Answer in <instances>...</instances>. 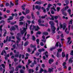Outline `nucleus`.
Here are the masks:
<instances>
[{"mask_svg":"<svg viewBox=\"0 0 73 73\" xmlns=\"http://www.w3.org/2000/svg\"><path fill=\"white\" fill-rule=\"evenodd\" d=\"M36 26L34 25H31L29 29L31 31V34H33V31H34H34H38V29H40V28H39V27H38V26H36Z\"/></svg>","mask_w":73,"mask_h":73,"instance_id":"nucleus-1","label":"nucleus"},{"mask_svg":"<svg viewBox=\"0 0 73 73\" xmlns=\"http://www.w3.org/2000/svg\"><path fill=\"white\" fill-rule=\"evenodd\" d=\"M66 24H65V23H63V29H65V28H66L65 32L67 34H68L69 33V31H70V25H69L68 26V29L67 28H66Z\"/></svg>","mask_w":73,"mask_h":73,"instance_id":"nucleus-2","label":"nucleus"},{"mask_svg":"<svg viewBox=\"0 0 73 73\" xmlns=\"http://www.w3.org/2000/svg\"><path fill=\"white\" fill-rule=\"evenodd\" d=\"M49 23L51 26V30L52 31V33H56V31H55V30H56V28L54 26V23L52 21H50L49 22Z\"/></svg>","mask_w":73,"mask_h":73,"instance_id":"nucleus-3","label":"nucleus"},{"mask_svg":"<svg viewBox=\"0 0 73 73\" xmlns=\"http://www.w3.org/2000/svg\"><path fill=\"white\" fill-rule=\"evenodd\" d=\"M21 34L20 33H18L17 34V35L16 36L17 38V41L16 43H19L20 41L21 40V39L19 38V36H21Z\"/></svg>","mask_w":73,"mask_h":73,"instance_id":"nucleus-4","label":"nucleus"},{"mask_svg":"<svg viewBox=\"0 0 73 73\" xmlns=\"http://www.w3.org/2000/svg\"><path fill=\"white\" fill-rule=\"evenodd\" d=\"M26 28H23V31H21V34L22 35H23V33H24V32H26V31H27V26H28V23H26Z\"/></svg>","mask_w":73,"mask_h":73,"instance_id":"nucleus-5","label":"nucleus"},{"mask_svg":"<svg viewBox=\"0 0 73 73\" xmlns=\"http://www.w3.org/2000/svg\"><path fill=\"white\" fill-rule=\"evenodd\" d=\"M4 22L5 21L4 20L1 21L0 22V24H4ZM3 27V25H1L0 26V31H1V32H2V31H3V29H2Z\"/></svg>","mask_w":73,"mask_h":73,"instance_id":"nucleus-6","label":"nucleus"},{"mask_svg":"<svg viewBox=\"0 0 73 73\" xmlns=\"http://www.w3.org/2000/svg\"><path fill=\"white\" fill-rule=\"evenodd\" d=\"M58 52L57 53L56 56L57 57H60V54L58 53L59 52H61L62 51V49L61 48H60L58 49Z\"/></svg>","mask_w":73,"mask_h":73,"instance_id":"nucleus-7","label":"nucleus"},{"mask_svg":"<svg viewBox=\"0 0 73 73\" xmlns=\"http://www.w3.org/2000/svg\"><path fill=\"white\" fill-rule=\"evenodd\" d=\"M68 8H69V7L66 6V7H65V8H63L61 10V11L62 12H64V11H66V10H67V9H68Z\"/></svg>","mask_w":73,"mask_h":73,"instance_id":"nucleus-8","label":"nucleus"},{"mask_svg":"<svg viewBox=\"0 0 73 73\" xmlns=\"http://www.w3.org/2000/svg\"><path fill=\"white\" fill-rule=\"evenodd\" d=\"M58 44L60 48H61V43H60V42H57L56 43L55 45L56 46H58Z\"/></svg>","mask_w":73,"mask_h":73,"instance_id":"nucleus-9","label":"nucleus"},{"mask_svg":"<svg viewBox=\"0 0 73 73\" xmlns=\"http://www.w3.org/2000/svg\"><path fill=\"white\" fill-rule=\"evenodd\" d=\"M37 64V63L36 62V60H34V63H32V65L31 66V67H33L34 66V64L36 65Z\"/></svg>","mask_w":73,"mask_h":73,"instance_id":"nucleus-10","label":"nucleus"},{"mask_svg":"<svg viewBox=\"0 0 73 73\" xmlns=\"http://www.w3.org/2000/svg\"><path fill=\"white\" fill-rule=\"evenodd\" d=\"M32 62L31 61H30V60L29 59L28 60V62L27 65H26V68H28V65L30 64V63H31Z\"/></svg>","mask_w":73,"mask_h":73,"instance_id":"nucleus-11","label":"nucleus"},{"mask_svg":"<svg viewBox=\"0 0 73 73\" xmlns=\"http://www.w3.org/2000/svg\"><path fill=\"white\" fill-rule=\"evenodd\" d=\"M50 6H52V5L50 4H49L48 5V7L47 8V11H48L49 10V8H50Z\"/></svg>","mask_w":73,"mask_h":73,"instance_id":"nucleus-12","label":"nucleus"},{"mask_svg":"<svg viewBox=\"0 0 73 73\" xmlns=\"http://www.w3.org/2000/svg\"><path fill=\"white\" fill-rule=\"evenodd\" d=\"M22 66H21L19 65L18 67H17L15 69L16 71H18L19 68H21Z\"/></svg>","mask_w":73,"mask_h":73,"instance_id":"nucleus-13","label":"nucleus"},{"mask_svg":"<svg viewBox=\"0 0 73 73\" xmlns=\"http://www.w3.org/2000/svg\"><path fill=\"white\" fill-rule=\"evenodd\" d=\"M72 59H73V57H72V58H70V60H69V64H71L73 62V61L72 60Z\"/></svg>","mask_w":73,"mask_h":73,"instance_id":"nucleus-14","label":"nucleus"},{"mask_svg":"<svg viewBox=\"0 0 73 73\" xmlns=\"http://www.w3.org/2000/svg\"><path fill=\"white\" fill-rule=\"evenodd\" d=\"M54 61V60L52 59H50L49 60V64H52V62Z\"/></svg>","mask_w":73,"mask_h":73,"instance_id":"nucleus-15","label":"nucleus"},{"mask_svg":"<svg viewBox=\"0 0 73 73\" xmlns=\"http://www.w3.org/2000/svg\"><path fill=\"white\" fill-rule=\"evenodd\" d=\"M10 30L11 31H15L16 30V28L12 26L10 29Z\"/></svg>","mask_w":73,"mask_h":73,"instance_id":"nucleus-16","label":"nucleus"},{"mask_svg":"<svg viewBox=\"0 0 73 73\" xmlns=\"http://www.w3.org/2000/svg\"><path fill=\"white\" fill-rule=\"evenodd\" d=\"M29 73H33L34 72V70L33 69H29Z\"/></svg>","mask_w":73,"mask_h":73,"instance_id":"nucleus-17","label":"nucleus"},{"mask_svg":"<svg viewBox=\"0 0 73 73\" xmlns=\"http://www.w3.org/2000/svg\"><path fill=\"white\" fill-rule=\"evenodd\" d=\"M13 17H12V16H10L9 17V18H8L7 19V20L9 21L10 20H13Z\"/></svg>","mask_w":73,"mask_h":73,"instance_id":"nucleus-18","label":"nucleus"},{"mask_svg":"<svg viewBox=\"0 0 73 73\" xmlns=\"http://www.w3.org/2000/svg\"><path fill=\"white\" fill-rule=\"evenodd\" d=\"M71 11H72V10L70 9H69L67 10L68 12L70 15H71Z\"/></svg>","mask_w":73,"mask_h":73,"instance_id":"nucleus-19","label":"nucleus"},{"mask_svg":"<svg viewBox=\"0 0 73 73\" xmlns=\"http://www.w3.org/2000/svg\"><path fill=\"white\" fill-rule=\"evenodd\" d=\"M45 50V49L44 48H42L41 49H39L38 50V52H43V51H44Z\"/></svg>","mask_w":73,"mask_h":73,"instance_id":"nucleus-20","label":"nucleus"},{"mask_svg":"<svg viewBox=\"0 0 73 73\" xmlns=\"http://www.w3.org/2000/svg\"><path fill=\"white\" fill-rule=\"evenodd\" d=\"M36 9H40L41 8V7L40 6L36 5L35 7Z\"/></svg>","mask_w":73,"mask_h":73,"instance_id":"nucleus-21","label":"nucleus"},{"mask_svg":"<svg viewBox=\"0 0 73 73\" xmlns=\"http://www.w3.org/2000/svg\"><path fill=\"white\" fill-rule=\"evenodd\" d=\"M4 53H5V54H6V52H5V51L4 50H3V51L1 53V55L3 56L4 54Z\"/></svg>","mask_w":73,"mask_h":73,"instance_id":"nucleus-22","label":"nucleus"},{"mask_svg":"<svg viewBox=\"0 0 73 73\" xmlns=\"http://www.w3.org/2000/svg\"><path fill=\"white\" fill-rule=\"evenodd\" d=\"M43 35H45L46 36L47 35H48V33L47 32H44L43 33Z\"/></svg>","mask_w":73,"mask_h":73,"instance_id":"nucleus-23","label":"nucleus"},{"mask_svg":"<svg viewBox=\"0 0 73 73\" xmlns=\"http://www.w3.org/2000/svg\"><path fill=\"white\" fill-rule=\"evenodd\" d=\"M24 19V17L22 16L20 18V19L19 20V21H23V19Z\"/></svg>","mask_w":73,"mask_h":73,"instance_id":"nucleus-24","label":"nucleus"},{"mask_svg":"<svg viewBox=\"0 0 73 73\" xmlns=\"http://www.w3.org/2000/svg\"><path fill=\"white\" fill-rule=\"evenodd\" d=\"M62 27H63V24H62L61 23H60L59 24V28H62Z\"/></svg>","mask_w":73,"mask_h":73,"instance_id":"nucleus-25","label":"nucleus"},{"mask_svg":"<svg viewBox=\"0 0 73 73\" xmlns=\"http://www.w3.org/2000/svg\"><path fill=\"white\" fill-rule=\"evenodd\" d=\"M46 16H47V15H46L42 17H41V16H40L39 17H40V18H42V19H45V18Z\"/></svg>","mask_w":73,"mask_h":73,"instance_id":"nucleus-26","label":"nucleus"},{"mask_svg":"<svg viewBox=\"0 0 73 73\" xmlns=\"http://www.w3.org/2000/svg\"><path fill=\"white\" fill-rule=\"evenodd\" d=\"M69 56V54H67L66 55V59L65 60V61H66L68 60V56Z\"/></svg>","mask_w":73,"mask_h":73,"instance_id":"nucleus-27","label":"nucleus"},{"mask_svg":"<svg viewBox=\"0 0 73 73\" xmlns=\"http://www.w3.org/2000/svg\"><path fill=\"white\" fill-rule=\"evenodd\" d=\"M71 39V38L70 37H69L67 38V40H68V43H69V42H70V39Z\"/></svg>","mask_w":73,"mask_h":73,"instance_id":"nucleus-28","label":"nucleus"},{"mask_svg":"<svg viewBox=\"0 0 73 73\" xmlns=\"http://www.w3.org/2000/svg\"><path fill=\"white\" fill-rule=\"evenodd\" d=\"M26 55L27 57L25 58V60H26V59H27V58H28V56H29V54H28L27 53H26Z\"/></svg>","mask_w":73,"mask_h":73,"instance_id":"nucleus-29","label":"nucleus"},{"mask_svg":"<svg viewBox=\"0 0 73 73\" xmlns=\"http://www.w3.org/2000/svg\"><path fill=\"white\" fill-rule=\"evenodd\" d=\"M38 22L39 23H44V21H41L40 19H39L38 20Z\"/></svg>","mask_w":73,"mask_h":73,"instance_id":"nucleus-30","label":"nucleus"},{"mask_svg":"<svg viewBox=\"0 0 73 73\" xmlns=\"http://www.w3.org/2000/svg\"><path fill=\"white\" fill-rule=\"evenodd\" d=\"M53 68H52V69H50V68L48 69V72H50V73L52 72V71L53 70Z\"/></svg>","mask_w":73,"mask_h":73,"instance_id":"nucleus-31","label":"nucleus"},{"mask_svg":"<svg viewBox=\"0 0 73 73\" xmlns=\"http://www.w3.org/2000/svg\"><path fill=\"white\" fill-rule=\"evenodd\" d=\"M73 22V20L72 19H71V20L70 21V22L69 23V24H71L72 25V22Z\"/></svg>","mask_w":73,"mask_h":73,"instance_id":"nucleus-32","label":"nucleus"},{"mask_svg":"<svg viewBox=\"0 0 73 73\" xmlns=\"http://www.w3.org/2000/svg\"><path fill=\"white\" fill-rule=\"evenodd\" d=\"M27 51L28 52H32V50L30 48H28L27 49Z\"/></svg>","mask_w":73,"mask_h":73,"instance_id":"nucleus-33","label":"nucleus"},{"mask_svg":"<svg viewBox=\"0 0 73 73\" xmlns=\"http://www.w3.org/2000/svg\"><path fill=\"white\" fill-rule=\"evenodd\" d=\"M4 33L3 35V36H6V34H7V31L5 30L4 31Z\"/></svg>","mask_w":73,"mask_h":73,"instance_id":"nucleus-34","label":"nucleus"},{"mask_svg":"<svg viewBox=\"0 0 73 73\" xmlns=\"http://www.w3.org/2000/svg\"><path fill=\"white\" fill-rule=\"evenodd\" d=\"M38 24L40 26H41L42 27H44V26H45V25L43 24H42L41 23H39Z\"/></svg>","mask_w":73,"mask_h":73,"instance_id":"nucleus-35","label":"nucleus"},{"mask_svg":"<svg viewBox=\"0 0 73 73\" xmlns=\"http://www.w3.org/2000/svg\"><path fill=\"white\" fill-rule=\"evenodd\" d=\"M31 16H32V19H34L35 17V16H34L33 13H31Z\"/></svg>","mask_w":73,"mask_h":73,"instance_id":"nucleus-36","label":"nucleus"},{"mask_svg":"<svg viewBox=\"0 0 73 73\" xmlns=\"http://www.w3.org/2000/svg\"><path fill=\"white\" fill-rule=\"evenodd\" d=\"M57 12H59L60 9V7H58L56 8Z\"/></svg>","mask_w":73,"mask_h":73,"instance_id":"nucleus-37","label":"nucleus"},{"mask_svg":"<svg viewBox=\"0 0 73 73\" xmlns=\"http://www.w3.org/2000/svg\"><path fill=\"white\" fill-rule=\"evenodd\" d=\"M42 9L43 10V12H44V13H45V12H46V10L45 9V8H44V7H42Z\"/></svg>","mask_w":73,"mask_h":73,"instance_id":"nucleus-38","label":"nucleus"},{"mask_svg":"<svg viewBox=\"0 0 73 73\" xmlns=\"http://www.w3.org/2000/svg\"><path fill=\"white\" fill-rule=\"evenodd\" d=\"M55 22L56 23H57V24H56L57 26L58 27V20H55Z\"/></svg>","mask_w":73,"mask_h":73,"instance_id":"nucleus-39","label":"nucleus"},{"mask_svg":"<svg viewBox=\"0 0 73 73\" xmlns=\"http://www.w3.org/2000/svg\"><path fill=\"white\" fill-rule=\"evenodd\" d=\"M12 71H10V73H13V71H14V68H12Z\"/></svg>","mask_w":73,"mask_h":73,"instance_id":"nucleus-40","label":"nucleus"},{"mask_svg":"<svg viewBox=\"0 0 73 73\" xmlns=\"http://www.w3.org/2000/svg\"><path fill=\"white\" fill-rule=\"evenodd\" d=\"M25 6H26V5L25 4H24V5H22V9L24 10H25V8H24V7H25Z\"/></svg>","mask_w":73,"mask_h":73,"instance_id":"nucleus-41","label":"nucleus"},{"mask_svg":"<svg viewBox=\"0 0 73 73\" xmlns=\"http://www.w3.org/2000/svg\"><path fill=\"white\" fill-rule=\"evenodd\" d=\"M62 57H64L65 56V54L64 52H62Z\"/></svg>","mask_w":73,"mask_h":73,"instance_id":"nucleus-42","label":"nucleus"},{"mask_svg":"<svg viewBox=\"0 0 73 73\" xmlns=\"http://www.w3.org/2000/svg\"><path fill=\"white\" fill-rule=\"evenodd\" d=\"M11 15L12 16H17V13L15 14H11Z\"/></svg>","mask_w":73,"mask_h":73,"instance_id":"nucleus-43","label":"nucleus"},{"mask_svg":"<svg viewBox=\"0 0 73 73\" xmlns=\"http://www.w3.org/2000/svg\"><path fill=\"white\" fill-rule=\"evenodd\" d=\"M28 42L27 41L25 42L24 46H27V45H28Z\"/></svg>","mask_w":73,"mask_h":73,"instance_id":"nucleus-44","label":"nucleus"},{"mask_svg":"<svg viewBox=\"0 0 73 73\" xmlns=\"http://www.w3.org/2000/svg\"><path fill=\"white\" fill-rule=\"evenodd\" d=\"M62 13L64 15V16H67V14L65 13L64 12V11H62Z\"/></svg>","mask_w":73,"mask_h":73,"instance_id":"nucleus-45","label":"nucleus"},{"mask_svg":"<svg viewBox=\"0 0 73 73\" xmlns=\"http://www.w3.org/2000/svg\"><path fill=\"white\" fill-rule=\"evenodd\" d=\"M35 46H36L32 44H31L30 45V46H31V48H34V47H35Z\"/></svg>","mask_w":73,"mask_h":73,"instance_id":"nucleus-46","label":"nucleus"},{"mask_svg":"<svg viewBox=\"0 0 73 73\" xmlns=\"http://www.w3.org/2000/svg\"><path fill=\"white\" fill-rule=\"evenodd\" d=\"M50 16L51 17V20H54V16H52L51 15H50Z\"/></svg>","mask_w":73,"mask_h":73,"instance_id":"nucleus-47","label":"nucleus"},{"mask_svg":"<svg viewBox=\"0 0 73 73\" xmlns=\"http://www.w3.org/2000/svg\"><path fill=\"white\" fill-rule=\"evenodd\" d=\"M41 33V32L40 31H38L36 33V35H40Z\"/></svg>","mask_w":73,"mask_h":73,"instance_id":"nucleus-48","label":"nucleus"},{"mask_svg":"<svg viewBox=\"0 0 73 73\" xmlns=\"http://www.w3.org/2000/svg\"><path fill=\"white\" fill-rule=\"evenodd\" d=\"M51 9H53L54 11H56V9H55L54 7H52Z\"/></svg>","mask_w":73,"mask_h":73,"instance_id":"nucleus-49","label":"nucleus"},{"mask_svg":"<svg viewBox=\"0 0 73 73\" xmlns=\"http://www.w3.org/2000/svg\"><path fill=\"white\" fill-rule=\"evenodd\" d=\"M13 5H14V4L12 2H10V6H13Z\"/></svg>","mask_w":73,"mask_h":73,"instance_id":"nucleus-50","label":"nucleus"},{"mask_svg":"<svg viewBox=\"0 0 73 73\" xmlns=\"http://www.w3.org/2000/svg\"><path fill=\"white\" fill-rule=\"evenodd\" d=\"M29 13V10H27L26 11V14Z\"/></svg>","mask_w":73,"mask_h":73,"instance_id":"nucleus-51","label":"nucleus"},{"mask_svg":"<svg viewBox=\"0 0 73 73\" xmlns=\"http://www.w3.org/2000/svg\"><path fill=\"white\" fill-rule=\"evenodd\" d=\"M43 71H44V70H43L41 68L40 70V71L39 72V73H41V72H43Z\"/></svg>","mask_w":73,"mask_h":73,"instance_id":"nucleus-52","label":"nucleus"},{"mask_svg":"<svg viewBox=\"0 0 73 73\" xmlns=\"http://www.w3.org/2000/svg\"><path fill=\"white\" fill-rule=\"evenodd\" d=\"M18 0H16L15 1L16 5H18V4H19V3H18V2H17L18 1Z\"/></svg>","mask_w":73,"mask_h":73,"instance_id":"nucleus-53","label":"nucleus"},{"mask_svg":"<svg viewBox=\"0 0 73 73\" xmlns=\"http://www.w3.org/2000/svg\"><path fill=\"white\" fill-rule=\"evenodd\" d=\"M39 41H40V40L38 39H37L36 40V41L37 42V44H39Z\"/></svg>","mask_w":73,"mask_h":73,"instance_id":"nucleus-54","label":"nucleus"},{"mask_svg":"<svg viewBox=\"0 0 73 73\" xmlns=\"http://www.w3.org/2000/svg\"><path fill=\"white\" fill-rule=\"evenodd\" d=\"M36 4L40 5L41 4V2L38 1H37L36 2Z\"/></svg>","mask_w":73,"mask_h":73,"instance_id":"nucleus-55","label":"nucleus"},{"mask_svg":"<svg viewBox=\"0 0 73 73\" xmlns=\"http://www.w3.org/2000/svg\"><path fill=\"white\" fill-rule=\"evenodd\" d=\"M70 55H72V56H73V50H72L71 51V53H70Z\"/></svg>","mask_w":73,"mask_h":73,"instance_id":"nucleus-56","label":"nucleus"},{"mask_svg":"<svg viewBox=\"0 0 73 73\" xmlns=\"http://www.w3.org/2000/svg\"><path fill=\"white\" fill-rule=\"evenodd\" d=\"M33 41H35L36 39H35V37L34 36H33Z\"/></svg>","mask_w":73,"mask_h":73,"instance_id":"nucleus-57","label":"nucleus"},{"mask_svg":"<svg viewBox=\"0 0 73 73\" xmlns=\"http://www.w3.org/2000/svg\"><path fill=\"white\" fill-rule=\"evenodd\" d=\"M11 24L12 25H14V24H16V21H15L14 22L12 23H11Z\"/></svg>","mask_w":73,"mask_h":73,"instance_id":"nucleus-58","label":"nucleus"},{"mask_svg":"<svg viewBox=\"0 0 73 73\" xmlns=\"http://www.w3.org/2000/svg\"><path fill=\"white\" fill-rule=\"evenodd\" d=\"M20 72L21 73H24V71L23 70H21L20 71Z\"/></svg>","mask_w":73,"mask_h":73,"instance_id":"nucleus-59","label":"nucleus"},{"mask_svg":"<svg viewBox=\"0 0 73 73\" xmlns=\"http://www.w3.org/2000/svg\"><path fill=\"white\" fill-rule=\"evenodd\" d=\"M58 16H55L54 17L55 19H58Z\"/></svg>","mask_w":73,"mask_h":73,"instance_id":"nucleus-60","label":"nucleus"},{"mask_svg":"<svg viewBox=\"0 0 73 73\" xmlns=\"http://www.w3.org/2000/svg\"><path fill=\"white\" fill-rule=\"evenodd\" d=\"M66 64V62H64L63 64H62L63 66H65V65Z\"/></svg>","mask_w":73,"mask_h":73,"instance_id":"nucleus-61","label":"nucleus"},{"mask_svg":"<svg viewBox=\"0 0 73 73\" xmlns=\"http://www.w3.org/2000/svg\"><path fill=\"white\" fill-rule=\"evenodd\" d=\"M40 45L41 46H43L44 45V43L42 42H41L40 43Z\"/></svg>","mask_w":73,"mask_h":73,"instance_id":"nucleus-62","label":"nucleus"},{"mask_svg":"<svg viewBox=\"0 0 73 73\" xmlns=\"http://www.w3.org/2000/svg\"><path fill=\"white\" fill-rule=\"evenodd\" d=\"M20 25H23V23L22 22H19Z\"/></svg>","mask_w":73,"mask_h":73,"instance_id":"nucleus-63","label":"nucleus"},{"mask_svg":"<svg viewBox=\"0 0 73 73\" xmlns=\"http://www.w3.org/2000/svg\"><path fill=\"white\" fill-rule=\"evenodd\" d=\"M35 69L36 71L38 70V66L36 67L35 68Z\"/></svg>","mask_w":73,"mask_h":73,"instance_id":"nucleus-64","label":"nucleus"}]
</instances>
